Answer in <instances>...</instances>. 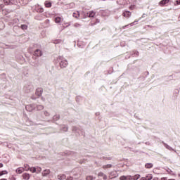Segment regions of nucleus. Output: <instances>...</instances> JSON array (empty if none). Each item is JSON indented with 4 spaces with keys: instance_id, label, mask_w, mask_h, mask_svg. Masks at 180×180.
Instances as JSON below:
<instances>
[{
    "instance_id": "nucleus-1",
    "label": "nucleus",
    "mask_w": 180,
    "mask_h": 180,
    "mask_svg": "<svg viewBox=\"0 0 180 180\" xmlns=\"http://www.w3.org/2000/svg\"><path fill=\"white\" fill-rule=\"evenodd\" d=\"M72 130L76 136H84L85 132L82 129L77 128V127H72Z\"/></svg>"
},
{
    "instance_id": "nucleus-2",
    "label": "nucleus",
    "mask_w": 180,
    "mask_h": 180,
    "mask_svg": "<svg viewBox=\"0 0 180 180\" xmlns=\"http://www.w3.org/2000/svg\"><path fill=\"white\" fill-rule=\"evenodd\" d=\"M58 59L60 60L59 63V65L60 68H66L67 65H68V61L66 59H64L63 57L59 56Z\"/></svg>"
},
{
    "instance_id": "nucleus-3",
    "label": "nucleus",
    "mask_w": 180,
    "mask_h": 180,
    "mask_svg": "<svg viewBox=\"0 0 180 180\" xmlns=\"http://www.w3.org/2000/svg\"><path fill=\"white\" fill-rule=\"evenodd\" d=\"M25 109L28 112H33L36 109V105L34 104H30L25 106Z\"/></svg>"
},
{
    "instance_id": "nucleus-4",
    "label": "nucleus",
    "mask_w": 180,
    "mask_h": 180,
    "mask_svg": "<svg viewBox=\"0 0 180 180\" xmlns=\"http://www.w3.org/2000/svg\"><path fill=\"white\" fill-rule=\"evenodd\" d=\"M162 143L163 144L164 147H165V148H167V150H169V151H174L175 153L176 152V150H175V149L172 148V147H171L169 145H167L163 141H162Z\"/></svg>"
},
{
    "instance_id": "nucleus-5",
    "label": "nucleus",
    "mask_w": 180,
    "mask_h": 180,
    "mask_svg": "<svg viewBox=\"0 0 180 180\" xmlns=\"http://www.w3.org/2000/svg\"><path fill=\"white\" fill-rule=\"evenodd\" d=\"M77 153H74V152H71V151H66V152H63V153H60V155H72V156H75L76 155Z\"/></svg>"
},
{
    "instance_id": "nucleus-6",
    "label": "nucleus",
    "mask_w": 180,
    "mask_h": 180,
    "mask_svg": "<svg viewBox=\"0 0 180 180\" xmlns=\"http://www.w3.org/2000/svg\"><path fill=\"white\" fill-rule=\"evenodd\" d=\"M117 176H118L117 172L116 171H112L110 173V179H113V178H117Z\"/></svg>"
},
{
    "instance_id": "nucleus-7",
    "label": "nucleus",
    "mask_w": 180,
    "mask_h": 180,
    "mask_svg": "<svg viewBox=\"0 0 180 180\" xmlns=\"http://www.w3.org/2000/svg\"><path fill=\"white\" fill-rule=\"evenodd\" d=\"M36 95L37 96H41L42 94H43V89L42 88H37L36 90Z\"/></svg>"
},
{
    "instance_id": "nucleus-8",
    "label": "nucleus",
    "mask_w": 180,
    "mask_h": 180,
    "mask_svg": "<svg viewBox=\"0 0 180 180\" xmlns=\"http://www.w3.org/2000/svg\"><path fill=\"white\" fill-rule=\"evenodd\" d=\"M95 15H96V13L94 11H91L87 13V16L89 18H95Z\"/></svg>"
},
{
    "instance_id": "nucleus-9",
    "label": "nucleus",
    "mask_w": 180,
    "mask_h": 180,
    "mask_svg": "<svg viewBox=\"0 0 180 180\" xmlns=\"http://www.w3.org/2000/svg\"><path fill=\"white\" fill-rule=\"evenodd\" d=\"M22 179L30 180V175L29 174V173H23L22 174Z\"/></svg>"
},
{
    "instance_id": "nucleus-10",
    "label": "nucleus",
    "mask_w": 180,
    "mask_h": 180,
    "mask_svg": "<svg viewBox=\"0 0 180 180\" xmlns=\"http://www.w3.org/2000/svg\"><path fill=\"white\" fill-rule=\"evenodd\" d=\"M67 179V176L65 174H58L57 176V179L58 180H64Z\"/></svg>"
},
{
    "instance_id": "nucleus-11",
    "label": "nucleus",
    "mask_w": 180,
    "mask_h": 180,
    "mask_svg": "<svg viewBox=\"0 0 180 180\" xmlns=\"http://www.w3.org/2000/svg\"><path fill=\"white\" fill-rule=\"evenodd\" d=\"M42 53H41V51H40V49H37L35 51H34V56H37V57H40L42 56Z\"/></svg>"
},
{
    "instance_id": "nucleus-12",
    "label": "nucleus",
    "mask_w": 180,
    "mask_h": 180,
    "mask_svg": "<svg viewBox=\"0 0 180 180\" xmlns=\"http://www.w3.org/2000/svg\"><path fill=\"white\" fill-rule=\"evenodd\" d=\"M122 15L124 16L125 18H130V16H131V12H130V11H124L122 13Z\"/></svg>"
},
{
    "instance_id": "nucleus-13",
    "label": "nucleus",
    "mask_w": 180,
    "mask_h": 180,
    "mask_svg": "<svg viewBox=\"0 0 180 180\" xmlns=\"http://www.w3.org/2000/svg\"><path fill=\"white\" fill-rule=\"evenodd\" d=\"M24 171H25V168L18 167L16 169L15 172H16V174H22Z\"/></svg>"
},
{
    "instance_id": "nucleus-14",
    "label": "nucleus",
    "mask_w": 180,
    "mask_h": 180,
    "mask_svg": "<svg viewBox=\"0 0 180 180\" xmlns=\"http://www.w3.org/2000/svg\"><path fill=\"white\" fill-rule=\"evenodd\" d=\"M168 2H169V0H162L160 1L159 4L160 5V6H164V5H167Z\"/></svg>"
},
{
    "instance_id": "nucleus-15",
    "label": "nucleus",
    "mask_w": 180,
    "mask_h": 180,
    "mask_svg": "<svg viewBox=\"0 0 180 180\" xmlns=\"http://www.w3.org/2000/svg\"><path fill=\"white\" fill-rule=\"evenodd\" d=\"M53 2L50 0L46 1V8H51Z\"/></svg>"
},
{
    "instance_id": "nucleus-16",
    "label": "nucleus",
    "mask_w": 180,
    "mask_h": 180,
    "mask_svg": "<svg viewBox=\"0 0 180 180\" xmlns=\"http://www.w3.org/2000/svg\"><path fill=\"white\" fill-rule=\"evenodd\" d=\"M57 120H60V115H55L52 117V122H57Z\"/></svg>"
},
{
    "instance_id": "nucleus-17",
    "label": "nucleus",
    "mask_w": 180,
    "mask_h": 180,
    "mask_svg": "<svg viewBox=\"0 0 180 180\" xmlns=\"http://www.w3.org/2000/svg\"><path fill=\"white\" fill-rule=\"evenodd\" d=\"M174 98H178V95H179V89H176L174 91L173 93Z\"/></svg>"
},
{
    "instance_id": "nucleus-18",
    "label": "nucleus",
    "mask_w": 180,
    "mask_h": 180,
    "mask_svg": "<svg viewBox=\"0 0 180 180\" xmlns=\"http://www.w3.org/2000/svg\"><path fill=\"white\" fill-rule=\"evenodd\" d=\"M60 131H68V126H67V125H63V126L60 127Z\"/></svg>"
},
{
    "instance_id": "nucleus-19",
    "label": "nucleus",
    "mask_w": 180,
    "mask_h": 180,
    "mask_svg": "<svg viewBox=\"0 0 180 180\" xmlns=\"http://www.w3.org/2000/svg\"><path fill=\"white\" fill-rule=\"evenodd\" d=\"M153 163H146L145 165V168H147L148 169H150V168H153Z\"/></svg>"
},
{
    "instance_id": "nucleus-20",
    "label": "nucleus",
    "mask_w": 180,
    "mask_h": 180,
    "mask_svg": "<svg viewBox=\"0 0 180 180\" xmlns=\"http://www.w3.org/2000/svg\"><path fill=\"white\" fill-rule=\"evenodd\" d=\"M72 16H73V18H76V19H78V18H79V12L76 11V12L73 13Z\"/></svg>"
},
{
    "instance_id": "nucleus-21",
    "label": "nucleus",
    "mask_w": 180,
    "mask_h": 180,
    "mask_svg": "<svg viewBox=\"0 0 180 180\" xmlns=\"http://www.w3.org/2000/svg\"><path fill=\"white\" fill-rule=\"evenodd\" d=\"M136 22H137V21H134V22H131V23L129 24V25H127L124 26V27H123V29H126V27H130V26H134V25H136Z\"/></svg>"
},
{
    "instance_id": "nucleus-22",
    "label": "nucleus",
    "mask_w": 180,
    "mask_h": 180,
    "mask_svg": "<svg viewBox=\"0 0 180 180\" xmlns=\"http://www.w3.org/2000/svg\"><path fill=\"white\" fill-rule=\"evenodd\" d=\"M141 176L140 174H135L134 176H132V179L138 180V179H140Z\"/></svg>"
},
{
    "instance_id": "nucleus-23",
    "label": "nucleus",
    "mask_w": 180,
    "mask_h": 180,
    "mask_svg": "<svg viewBox=\"0 0 180 180\" xmlns=\"http://www.w3.org/2000/svg\"><path fill=\"white\" fill-rule=\"evenodd\" d=\"M24 171H30V167L27 164L24 165Z\"/></svg>"
},
{
    "instance_id": "nucleus-24",
    "label": "nucleus",
    "mask_w": 180,
    "mask_h": 180,
    "mask_svg": "<svg viewBox=\"0 0 180 180\" xmlns=\"http://www.w3.org/2000/svg\"><path fill=\"white\" fill-rule=\"evenodd\" d=\"M144 178L146 180H151L153 179V174H147Z\"/></svg>"
},
{
    "instance_id": "nucleus-25",
    "label": "nucleus",
    "mask_w": 180,
    "mask_h": 180,
    "mask_svg": "<svg viewBox=\"0 0 180 180\" xmlns=\"http://www.w3.org/2000/svg\"><path fill=\"white\" fill-rule=\"evenodd\" d=\"M112 165L111 164H108L103 166V169H107L108 168H112Z\"/></svg>"
},
{
    "instance_id": "nucleus-26",
    "label": "nucleus",
    "mask_w": 180,
    "mask_h": 180,
    "mask_svg": "<svg viewBox=\"0 0 180 180\" xmlns=\"http://www.w3.org/2000/svg\"><path fill=\"white\" fill-rule=\"evenodd\" d=\"M30 172H32V174H36V167H30Z\"/></svg>"
},
{
    "instance_id": "nucleus-27",
    "label": "nucleus",
    "mask_w": 180,
    "mask_h": 180,
    "mask_svg": "<svg viewBox=\"0 0 180 180\" xmlns=\"http://www.w3.org/2000/svg\"><path fill=\"white\" fill-rule=\"evenodd\" d=\"M37 110H43V109H44V107L41 105H38L37 106Z\"/></svg>"
},
{
    "instance_id": "nucleus-28",
    "label": "nucleus",
    "mask_w": 180,
    "mask_h": 180,
    "mask_svg": "<svg viewBox=\"0 0 180 180\" xmlns=\"http://www.w3.org/2000/svg\"><path fill=\"white\" fill-rule=\"evenodd\" d=\"M95 177L94 176H87L86 180H94Z\"/></svg>"
},
{
    "instance_id": "nucleus-29",
    "label": "nucleus",
    "mask_w": 180,
    "mask_h": 180,
    "mask_svg": "<svg viewBox=\"0 0 180 180\" xmlns=\"http://www.w3.org/2000/svg\"><path fill=\"white\" fill-rule=\"evenodd\" d=\"M60 22H61V18L60 17H56L55 18V22L56 23H60Z\"/></svg>"
},
{
    "instance_id": "nucleus-30",
    "label": "nucleus",
    "mask_w": 180,
    "mask_h": 180,
    "mask_svg": "<svg viewBox=\"0 0 180 180\" xmlns=\"http://www.w3.org/2000/svg\"><path fill=\"white\" fill-rule=\"evenodd\" d=\"M39 172H41V167H36V173L35 174H39Z\"/></svg>"
},
{
    "instance_id": "nucleus-31",
    "label": "nucleus",
    "mask_w": 180,
    "mask_h": 180,
    "mask_svg": "<svg viewBox=\"0 0 180 180\" xmlns=\"http://www.w3.org/2000/svg\"><path fill=\"white\" fill-rule=\"evenodd\" d=\"M8 174V172L6 170L0 172V176H2V175H6Z\"/></svg>"
},
{
    "instance_id": "nucleus-32",
    "label": "nucleus",
    "mask_w": 180,
    "mask_h": 180,
    "mask_svg": "<svg viewBox=\"0 0 180 180\" xmlns=\"http://www.w3.org/2000/svg\"><path fill=\"white\" fill-rule=\"evenodd\" d=\"M61 39H56L53 43L54 44H60V43H61Z\"/></svg>"
},
{
    "instance_id": "nucleus-33",
    "label": "nucleus",
    "mask_w": 180,
    "mask_h": 180,
    "mask_svg": "<svg viewBox=\"0 0 180 180\" xmlns=\"http://www.w3.org/2000/svg\"><path fill=\"white\" fill-rule=\"evenodd\" d=\"M134 54L139 56L140 53L138 51H133L132 53H131V56H133Z\"/></svg>"
},
{
    "instance_id": "nucleus-34",
    "label": "nucleus",
    "mask_w": 180,
    "mask_h": 180,
    "mask_svg": "<svg viewBox=\"0 0 180 180\" xmlns=\"http://www.w3.org/2000/svg\"><path fill=\"white\" fill-rule=\"evenodd\" d=\"M128 176H121L120 177V180H127Z\"/></svg>"
},
{
    "instance_id": "nucleus-35",
    "label": "nucleus",
    "mask_w": 180,
    "mask_h": 180,
    "mask_svg": "<svg viewBox=\"0 0 180 180\" xmlns=\"http://www.w3.org/2000/svg\"><path fill=\"white\" fill-rule=\"evenodd\" d=\"M21 29H22V30H26V29H27V25H21Z\"/></svg>"
},
{
    "instance_id": "nucleus-36",
    "label": "nucleus",
    "mask_w": 180,
    "mask_h": 180,
    "mask_svg": "<svg viewBox=\"0 0 180 180\" xmlns=\"http://www.w3.org/2000/svg\"><path fill=\"white\" fill-rule=\"evenodd\" d=\"M103 160H108V161H110V160H112V158L110 157H104Z\"/></svg>"
},
{
    "instance_id": "nucleus-37",
    "label": "nucleus",
    "mask_w": 180,
    "mask_h": 180,
    "mask_svg": "<svg viewBox=\"0 0 180 180\" xmlns=\"http://www.w3.org/2000/svg\"><path fill=\"white\" fill-rule=\"evenodd\" d=\"M105 175V173L101 172L98 174V176H103Z\"/></svg>"
},
{
    "instance_id": "nucleus-38",
    "label": "nucleus",
    "mask_w": 180,
    "mask_h": 180,
    "mask_svg": "<svg viewBox=\"0 0 180 180\" xmlns=\"http://www.w3.org/2000/svg\"><path fill=\"white\" fill-rule=\"evenodd\" d=\"M74 26L75 27H80L81 25H79V23H75Z\"/></svg>"
},
{
    "instance_id": "nucleus-39",
    "label": "nucleus",
    "mask_w": 180,
    "mask_h": 180,
    "mask_svg": "<svg viewBox=\"0 0 180 180\" xmlns=\"http://www.w3.org/2000/svg\"><path fill=\"white\" fill-rule=\"evenodd\" d=\"M127 180H133V177L131 175H128Z\"/></svg>"
},
{
    "instance_id": "nucleus-40",
    "label": "nucleus",
    "mask_w": 180,
    "mask_h": 180,
    "mask_svg": "<svg viewBox=\"0 0 180 180\" xmlns=\"http://www.w3.org/2000/svg\"><path fill=\"white\" fill-rule=\"evenodd\" d=\"M50 169H46V175H49V174H50Z\"/></svg>"
},
{
    "instance_id": "nucleus-41",
    "label": "nucleus",
    "mask_w": 180,
    "mask_h": 180,
    "mask_svg": "<svg viewBox=\"0 0 180 180\" xmlns=\"http://www.w3.org/2000/svg\"><path fill=\"white\" fill-rule=\"evenodd\" d=\"M103 179H104V180L108 179V176H106V174H104V175L103 176Z\"/></svg>"
},
{
    "instance_id": "nucleus-42",
    "label": "nucleus",
    "mask_w": 180,
    "mask_h": 180,
    "mask_svg": "<svg viewBox=\"0 0 180 180\" xmlns=\"http://www.w3.org/2000/svg\"><path fill=\"white\" fill-rule=\"evenodd\" d=\"M66 180H74V178L72 176L67 177Z\"/></svg>"
},
{
    "instance_id": "nucleus-43",
    "label": "nucleus",
    "mask_w": 180,
    "mask_h": 180,
    "mask_svg": "<svg viewBox=\"0 0 180 180\" xmlns=\"http://www.w3.org/2000/svg\"><path fill=\"white\" fill-rule=\"evenodd\" d=\"M99 22H101V21L99 20V19H96V22L94 23V25H96V23H99Z\"/></svg>"
},
{
    "instance_id": "nucleus-44",
    "label": "nucleus",
    "mask_w": 180,
    "mask_h": 180,
    "mask_svg": "<svg viewBox=\"0 0 180 180\" xmlns=\"http://www.w3.org/2000/svg\"><path fill=\"white\" fill-rule=\"evenodd\" d=\"M149 74H150V72H145L143 73V75H146V77H147V75H149Z\"/></svg>"
},
{
    "instance_id": "nucleus-45",
    "label": "nucleus",
    "mask_w": 180,
    "mask_h": 180,
    "mask_svg": "<svg viewBox=\"0 0 180 180\" xmlns=\"http://www.w3.org/2000/svg\"><path fill=\"white\" fill-rule=\"evenodd\" d=\"M167 172H168L169 174H172V170H171L170 169H168L167 170Z\"/></svg>"
},
{
    "instance_id": "nucleus-46",
    "label": "nucleus",
    "mask_w": 180,
    "mask_h": 180,
    "mask_svg": "<svg viewBox=\"0 0 180 180\" xmlns=\"http://www.w3.org/2000/svg\"><path fill=\"white\" fill-rule=\"evenodd\" d=\"M176 5H180V0H176Z\"/></svg>"
},
{
    "instance_id": "nucleus-47",
    "label": "nucleus",
    "mask_w": 180,
    "mask_h": 180,
    "mask_svg": "<svg viewBox=\"0 0 180 180\" xmlns=\"http://www.w3.org/2000/svg\"><path fill=\"white\" fill-rule=\"evenodd\" d=\"M160 180H167V177H162L160 179Z\"/></svg>"
},
{
    "instance_id": "nucleus-48",
    "label": "nucleus",
    "mask_w": 180,
    "mask_h": 180,
    "mask_svg": "<svg viewBox=\"0 0 180 180\" xmlns=\"http://www.w3.org/2000/svg\"><path fill=\"white\" fill-rule=\"evenodd\" d=\"M49 22H50V20H49V19L46 20V23H49Z\"/></svg>"
},
{
    "instance_id": "nucleus-49",
    "label": "nucleus",
    "mask_w": 180,
    "mask_h": 180,
    "mask_svg": "<svg viewBox=\"0 0 180 180\" xmlns=\"http://www.w3.org/2000/svg\"><path fill=\"white\" fill-rule=\"evenodd\" d=\"M2 167H4V164L0 163V168H2Z\"/></svg>"
},
{
    "instance_id": "nucleus-50",
    "label": "nucleus",
    "mask_w": 180,
    "mask_h": 180,
    "mask_svg": "<svg viewBox=\"0 0 180 180\" xmlns=\"http://www.w3.org/2000/svg\"><path fill=\"white\" fill-rule=\"evenodd\" d=\"M46 116H50V114L47 112H46Z\"/></svg>"
},
{
    "instance_id": "nucleus-51",
    "label": "nucleus",
    "mask_w": 180,
    "mask_h": 180,
    "mask_svg": "<svg viewBox=\"0 0 180 180\" xmlns=\"http://www.w3.org/2000/svg\"><path fill=\"white\" fill-rule=\"evenodd\" d=\"M146 144L147 146H150V142H146Z\"/></svg>"
},
{
    "instance_id": "nucleus-52",
    "label": "nucleus",
    "mask_w": 180,
    "mask_h": 180,
    "mask_svg": "<svg viewBox=\"0 0 180 180\" xmlns=\"http://www.w3.org/2000/svg\"><path fill=\"white\" fill-rule=\"evenodd\" d=\"M140 180H146V178L142 177V178L140 179Z\"/></svg>"
},
{
    "instance_id": "nucleus-53",
    "label": "nucleus",
    "mask_w": 180,
    "mask_h": 180,
    "mask_svg": "<svg viewBox=\"0 0 180 180\" xmlns=\"http://www.w3.org/2000/svg\"><path fill=\"white\" fill-rule=\"evenodd\" d=\"M96 116H99V112H96Z\"/></svg>"
},
{
    "instance_id": "nucleus-54",
    "label": "nucleus",
    "mask_w": 180,
    "mask_h": 180,
    "mask_svg": "<svg viewBox=\"0 0 180 180\" xmlns=\"http://www.w3.org/2000/svg\"><path fill=\"white\" fill-rule=\"evenodd\" d=\"M134 117H136V119H139V117L134 115Z\"/></svg>"
},
{
    "instance_id": "nucleus-55",
    "label": "nucleus",
    "mask_w": 180,
    "mask_h": 180,
    "mask_svg": "<svg viewBox=\"0 0 180 180\" xmlns=\"http://www.w3.org/2000/svg\"><path fill=\"white\" fill-rule=\"evenodd\" d=\"M0 180H8V179H0Z\"/></svg>"
},
{
    "instance_id": "nucleus-56",
    "label": "nucleus",
    "mask_w": 180,
    "mask_h": 180,
    "mask_svg": "<svg viewBox=\"0 0 180 180\" xmlns=\"http://www.w3.org/2000/svg\"><path fill=\"white\" fill-rule=\"evenodd\" d=\"M78 101H79V100H77V99H76V101H77V102H78Z\"/></svg>"
},
{
    "instance_id": "nucleus-57",
    "label": "nucleus",
    "mask_w": 180,
    "mask_h": 180,
    "mask_svg": "<svg viewBox=\"0 0 180 180\" xmlns=\"http://www.w3.org/2000/svg\"><path fill=\"white\" fill-rule=\"evenodd\" d=\"M78 101H79V100H77V99H76V101H77V102H78Z\"/></svg>"
},
{
    "instance_id": "nucleus-58",
    "label": "nucleus",
    "mask_w": 180,
    "mask_h": 180,
    "mask_svg": "<svg viewBox=\"0 0 180 180\" xmlns=\"http://www.w3.org/2000/svg\"><path fill=\"white\" fill-rule=\"evenodd\" d=\"M48 122H50V120H48Z\"/></svg>"
},
{
    "instance_id": "nucleus-59",
    "label": "nucleus",
    "mask_w": 180,
    "mask_h": 180,
    "mask_svg": "<svg viewBox=\"0 0 180 180\" xmlns=\"http://www.w3.org/2000/svg\"><path fill=\"white\" fill-rule=\"evenodd\" d=\"M179 176H180V174H179Z\"/></svg>"
}]
</instances>
